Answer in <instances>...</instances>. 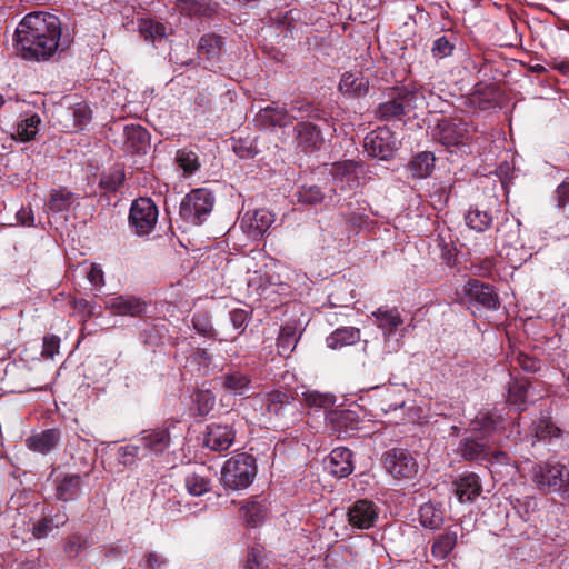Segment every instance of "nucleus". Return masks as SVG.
I'll list each match as a JSON object with an SVG mask.
<instances>
[{
  "mask_svg": "<svg viewBox=\"0 0 569 569\" xmlns=\"http://www.w3.org/2000/svg\"><path fill=\"white\" fill-rule=\"evenodd\" d=\"M257 470L253 456L246 452L237 453L223 463L220 482L224 489L243 490L253 482Z\"/></svg>",
  "mask_w": 569,
  "mask_h": 569,
  "instance_id": "obj_1",
  "label": "nucleus"
},
{
  "mask_svg": "<svg viewBox=\"0 0 569 569\" xmlns=\"http://www.w3.org/2000/svg\"><path fill=\"white\" fill-rule=\"evenodd\" d=\"M244 267L248 272V286L256 290H263L270 286L281 283L280 276L277 273L278 261L269 258L261 250H251L244 260Z\"/></svg>",
  "mask_w": 569,
  "mask_h": 569,
  "instance_id": "obj_2",
  "label": "nucleus"
},
{
  "mask_svg": "<svg viewBox=\"0 0 569 569\" xmlns=\"http://www.w3.org/2000/svg\"><path fill=\"white\" fill-rule=\"evenodd\" d=\"M71 38H13V49L24 60H46L70 46Z\"/></svg>",
  "mask_w": 569,
  "mask_h": 569,
  "instance_id": "obj_3",
  "label": "nucleus"
},
{
  "mask_svg": "<svg viewBox=\"0 0 569 569\" xmlns=\"http://www.w3.org/2000/svg\"><path fill=\"white\" fill-rule=\"evenodd\" d=\"M214 206V196L207 188H198L187 193L180 203V217L188 223L199 226L211 213Z\"/></svg>",
  "mask_w": 569,
  "mask_h": 569,
  "instance_id": "obj_4",
  "label": "nucleus"
},
{
  "mask_svg": "<svg viewBox=\"0 0 569 569\" xmlns=\"http://www.w3.org/2000/svg\"><path fill=\"white\" fill-rule=\"evenodd\" d=\"M495 241L499 254L513 267L521 266L531 257V252L520 242L518 226L508 222L500 224Z\"/></svg>",
  "mask_w": 569,
  "mask_h": 569,
  "instance_id": "obj_5",
  "label": "nucleus"
},
{
  "mask_svg": "<svg viewBox=\"0 0 569 569\" xmlns=\"http://www.w3.org/2000/svg\"><path fill=\"white\" fill-rule=\"evenodd\" d=\"M567 467L559 462H540L531 468V478L537 488L543 492L560 495L566 478Z\"/></svg>",
  "mask_w": 569,
  "mask_h": 569,
  "instance_id": "obj_6",
  "label": "nucleus"
},
{
  "mask_svg": "<svg viewBox=\"0 0 569 569\" xmlns=\"http://www.w3.org/2000/svg\"><path fill=\"white\" fill-rule=\"evenodd\" d=\"M61 21L54 14L33 11L26 14L13 36H62Z\"/></svg>",
  "mask_w": 569,
  "mask_h": 569,
  "instance_id": "obj_7",
  "label": "nucleus"
},
{
  "mask_svg": "<svg viewBox=\"0 0 569 569\" xmlns=\"http://www.w3.org/2000/svg\"><path fill=\"white\" fill-rule=\"evenodd\" d=\"M475 132L472 123L466 119L453 117L438 120L433 137L443 146L463 144Z\"/></svg>",
  "mask_w": 569,
  "mask_h": 569,
  "instance_id": "obj_8",
  "label": "nucleus"
},
{
  "mask_svg": "<svg viewBox=\"0 0 569 569\" xmlns=\"http://www.w3.org/2000/svg\"><path fill=\"white\" fill-rule=\"evenodd\" d=\"M158 216V208L150 198H139L131 204L129 224L137 236H147L154 229Z\"/></svg>",
  "mask_w": 569,
  "mask_h": 569,
  "instance_id": "obj_9",
  "label": "nucleus"
},
{
  "mask_svg": "<svg viewBox=\"0 0 569 569\" xmlns=\"http://www.w3.org/2000/svg\"><path fill=\"white\" fill-rule=\"evenodd\" d=\"M363 147L369 157L387 160L397 150V140L389 128L379 127L366 136Z\"/></svg>",
  "mask_w": 569,
  "mask_h": 569,
  "instance_id": "obj_10",
  "label": "nucleus"
},
{
  "mask_svg": "<svg viewBox=\"0 0 569 569\" xmlns=\"http://www.w3.org/2000/svg\"><path fill=\"white\" fill-rule=\"evenodd\" d=\"M383 465L396 479H411L418 472V463L410 452L403 449H392L385 453Z\"/></svg>",
  "mask_w": 569,
  "mask_h": 569,
  "instance_id": "obj_11",
  "label": "nucleus"
},
{
  "mask_svg": "<svg viewBox=\"0 0 569 569\" xmlns=\"http://www.w3.org/2000/svg\"><path fill=\"white\" fill-rule=\"evenodd\" d=\"M300 11L297 9L288 11H276L270 14L267 27H262V32L277 33L278 36H288L292 33H303L306 23L300 19Z\"/></svg>",
  "mask_w": 569,
  "mask_h": 569,
  "instance_id": "obj_12",
  "label": "nucleus"
},
{
  "mask_svg": "<svg viewBox=\"0 0 569 569\" xmlns=\"http://www.w3.org/2000/svg\"><path fill=\"white\" fill-rule=\"evenodd\" d=\"M274 221V213L266 208L248 210L240 219V228L249 238L261 239Z\"/></svg>",
  "mask_w": 569,
  "mask_h": 569,
  "instance_id": "obj_13",
  "label": "nucleus"
},
{
  "mask_svg": "<svg viewBox=\"0 0 569 569\" xmlns=\"http://www.w3.org/2000/svg\"><path fill=\"white\" fill-rule=\"evenodd\" d=\"M361 167L353 160L333 162L327 166L328 173L332 177L336 189L341 191L352 190L359 186V173Z\"/></svg>",
  "mask_w": 569,
  "mask_h": 569,
  "instance_id": "obj_14",
  "label": "nucleus"
},
{
  "mask_svg": "<svg viewBox=\"0 0 569 569\" xmlns=\"http://www.w3.org/2000/svg\"><path fill=\"white\" fill-rule=\"evenodd\" d=\"M372 316L376 319L378 328L381 329L386 341L390 342L392 339L395 340L396 346L392 347L395 350L398 347L400 338L403 336V320L400 312L396 308L381 307L375 311Z\"/></svg>",
  "mask_w": 569,
  "mask_h": 569,
  "instance_id": "obj_15",
  "label": "nucleus"
},
{
  "mask_svg": "<svg viewBox=\"0 0 569 569\" xmlns=\"http://www.w3.org/2000/svg\"><path fill=\"white\" fill-rule=\"evenodd\" d=\"M348 522L356 529L367 530L372 528L379 516V508L370 500H357L348 509Z\"/></svg>",
  "mask_w": 569,
  "mask_h": 569,
  "instance_id": "obj_16",
  "label": "nucleus"
},
{
  "mask_svg": "<svg viewBox=\"0 0 569 569\" xmlns=\"http://www.w3.org/2000/svg\"><path fill=\"white\" fill-rule=\"evenodd\" d=\"M104 306L116 316L140 317L147 310V303L132 295L109 297L106 299Z\"/></svg>",
  "mask_w": 569,
  "mask_h": 569,
  "instance_id": "obj_17",
  "label": "nucleus"
},
{
  "mask_svg": "<svg viewBox=\"0 0 569 569\" xmlns=\"http://www.w3.org/2000/svg\"><path fill=\"white\" fill-rule=\"evenodd\" d=\"M266 409L269 413L274 415L280 419L291 417L295 421L298 416V406L293 401L290 393L279 390H273L266 395Z\"/></svg>",
  "mask_w": 569,
  "mask_h": 569,
  "instance_id": "obj_18",
  "label": "nucleus"
},
{
  "mask_svg": "<svg viewBox=\"0 0 569 569\" xmlns=\"http://www.w3.org/2000/svg\"><path fill=\"white\" fill-rule=\"evenodd\" d=\"M463 292L471 301H475L487 309H497L499 306L498 295L490 284L476 279H470L463 287Z\"/></svg>",
  "mask_w": 569,
  "mask_h": 569,
  "instance_id": "obj_19",
  "label": "nucleus"
},
{
  "mask_svg": "<svg viewBox=\"0 0 569 569\" xmlns=\"http://www.w3.org/2000/svg\"><path fill=\"white\" fill-rule=\"evenodd\" d=\"M236 432L227 425H209L204 437V445L210 450L223 451L234 442Z\"/></svg>",
  "mask_w": 569,
  "mask_h": 569,
  "instance_id": "obj_20",
  "label": "nucleus"
},
{
  "mask_svg": "<svg viewBox=\"0 0 569 569\" xmlns=\"http://www.w3.org/2000/svg\"><path fill=\"white\" fill-rule=\"evenodd\" d=\"M329 473L337 478H345L352 473L355 469L351 450L345 447L335 448L326 465Z\"/></svg>",
  "mask_w": 569,
  "mask_h": 569,
  "instance_id": "obj_21",
  "label": "nucleus"
},
{
  "mask_svg": "<svg viewBox=\"0 0 569 569\" xmlns=\"http://www.w3.org/2000/svg\"><path fill=\"white\" fill-rule=\"evenodd\" d=\"M141 448L146 455L158 456L162 453L170 443V435L166 428L147 430L139 438Z\"/></svg>",
  "mask_w": 569,
  "mask_h": 569,
  "instance_id": "obj_22",
  "label": "nucleus"
},
{
  "mask_svg": "<svg viewBox=\"0 0 569 569\" xmlns=\"http://www.w3.org/2000/svg\"><path fill=\"white\" fill-rule=\"evenodd\" d=\"M298 143L305 151H315L325 142L321 130L313 123L300 121L297 124Z\"/></svg>",
  "mask_w": 569,
  "mask_h": 569,
  "instance_id": "obj_23",
  "label": "nucleus"
},
{
  "mask_svg": "<svg viewBox=\"0 0 569 569\" xmlns=\"http://www.w3.org/2000/svg\"><path fill=\"white\" fill-rule=\"evenodd\" d=\"M220 380L223 389L233 396L248 397L253 388L250 376L238 370L223 375Z\"/></svg>",
  "mask_w": 569,
  "mask_h": 569,
  "instance_id": "obj_24",
  "label": "nucleus"
},
{
  "mask_svg": "<svg viewBox=\"0 0 569 569\" xmlns=\"http://www.w3.org/2000/svg\"><path fill=\"white\" fill-rule=\"evenodd\" d=\"M357 413L348 409L330 410L326 413V420L331 425L332 431L339 436L347 433L348 430L357 428L358 419Z\"/></svg>",
  "mask_w": 569,
  "mask_h": 569,
  "instance_id": "obj_25",
  "label": "nucleus"
},
{
  "mask_svg": "<svg viewBox=\"0 0 569 569\" xmlns=\"http://www.w3.org/2000/svg\"><path fill=\"white\" fill-rule=\"evenodd\" d=\"M257 122L266 130L274 127H287L290 124L287 108L268 106L257 114Z\"/></svg>",
  "mask_w": 569,
  "mask_h": 569,
  "instance_id": "obj_26",
  "label": "nucleus"
},
{
  "mask_svg": "<svg viewBox=\"0 0 569 569\" xmlns=\"http://www.w3.org/2000/svg\"><path fill=\"white\" fill-rule=\"evenodd\" d=\"M488 450V441L483 438H465L458 447L461 457L470 461H485Z\"/></svg>",
  "mask_w": 569,
  "mask_h": 569,
  "instance_id": "obj_27",
  "label": "nucleus"
},
{
  "mask_svg": "<svg viewBox=\"0 0 569 569\" xmlns=\"http://www.w3.org/2000/svg\"><path fill=\"white\" fill-rule=\"evenodd\" d=\"M456 495L460 502H469L476 499L481 492L480 479L476 473L462 476L455 482Z\"/></svg>",
  "mask_w": 569,
  "mask_h": 569,
  "instance_id": "obj_28",
  "label": "nucleus"
},
{
  "mask_svg": "<svg viewBox=\"0 0 569 569\" xmlns=\"http://www.w3.org/2000/svg\"><path fill=\"white\" fill-rule=\"evenodd\" d=\"M41 118L37 113H26L19 118L13 137L22 142L31 141L39 132Z\"/></svg>",
  "mask_w": 569,
  "mask_h": 569,
  "instance_id": "obj_29",
  "label": "nucleus"
},
{
  "mask_svg": "<svg viewBox=\"0 0 569 569\" xmlns=\"http://www.w3.org/2000/svg\"><path fill=\"white\" fill-rule=\"evenodd\" d=\"M502 425V419L491 411H480L471 421L470 428L472 431L481 435L480 438H486L497 432Z\"/></svg>",
  "mask_w": 569,
  "mask_h": 569,
  "instance_id": "obj_30",
  "label": "nucleus"
},
{
  "mask_svg": "<svg viewBox=\"0 0 569 569\" xmlns=\"http://www.w3.org/2000/svg\"><path fill=\"white\" fill-rule=\"evenodd\" d=\"M360 340V330L355 327H341L331 332L327 339V347L341 349L351 346Z\"/></svg>",
  "mask_w": 569,
  "mask_h": 569,
  "instance_id": "obj_31",
  "label": "nucleus"
},
{
  "mask_svg": "<svg viewBox=\"0 0 569 569\" xmlns=\"http://www.w3.org/2000/svg\"><path fill=\"white\" fill-rule=\"evenodd\" d=\"M82 486V478L79 475H64L58 479L56 496L63 501H71L78 498Z\"/></svg>",
  "mask_w": 569,
  "mask_h": 569,
  "instance_id": "obj_32",
  "label": "nucleus"
},
{
  "mask_svg": "<svg viewBox=\"0 0 569 569\" xmlns=\"http://www.w3.org/2000/svg\"><path fill=\"white\" fill-rule=\"evenodd\" d=\"M176 8L182 16L210 17L216 12L217 4L208 1L178 0Z\"/></svg>",
  "mask_w": 569,
  "mask_h": 569,
  "instance_id": "obj_33",
  "label": "nucleus"
},
{
  "mask_svg": "<svg viewBox=\"0 0 569 569\" xmlns=\"http://www.w3.org/2000/svg\"><path fill=\"white\" fill-rule=\"evenodd\" d=\"M458 542V533L453 530H446L439 535L431 546V553L438 560L446 559L455 549Z\"/></svg>",
  "mask_w": 569,
  "mask_h": 569,
  "instance_id": "obj_34",
  "label": "nucleus"
},
{
  "mask_svg": "<svg viewBox=\"0 0 569 569\" xmlns=\"http://www.w3.org/2000/svg\"><path fill=\"white\" fill-rule=\"evenodd\" d=\"M58 441L59 432L57 430L49 429L29 437L27 439V446L33 451L47 453L56 447Z\"/></svg>",
  "mask_w": 569,
  "mask_h": 569,
  "instance_id": "obj_35",
  "label": "nucleus"
},
{
  "mask_svg": "<svg viewBox=\"0 0 569 569\" xmlns=\"http://www.w3.org/2000/svg\"><path fill=\"white\" fill-rule=\"evenodd\" d=\"M529 383L523 379H511L508 383V403L516 410L522 411L526 408Z\"/></svg>",
  "mask_w": 569,
  "mask_h": 569,
  "instance_id": "obj_36",
  "label": "nucleus"
},
{
  "mask_svg": "<svg viewBox=\"0 0 569 569\" xmlns=\"http://www.w3.org/2000/svg\"><path fill=\"white\" fill-rule=\"evenodd\" d=\"M419 521L422 527L437 530L442 526L445 515L440 507L432 502H426L419 509Z\"/></svg>",
  "mask_w": 569,
  "mask_h": 569,
  "instance_id": "obj_37",
  "label": "nucleus"
},
{
  "mask_svg": "<svg viewBox=\"0 0 569 569\" xmlns=\"http://www.w3.org/2000/svg\"><path fill=\"white\" fill-rule=\"evenodd\" d=\"M124 134L127 139V149L130 151H143L149 143V133L140 124L126 126Z\"/></svg>",
  "mask_w": 569,
  "mask_h": 569,
  "instance_id": "obj_38",
  "label": "nucleus"
},
{
  "mask_svg": "<svg viewBox=\"0 0 569 569\" xmlns=\"http://www.w3.org/2000/svg\"><path fill=\"white\" fill-rule=\"evenodd\" d=\"M427 94L431 96V92L423 89L422 87H412L411 89H405L400 93L407 112L425 110L428 107Z\"/></svg>",
  "mask_w": 569,
  "mask_h": 569,
  "instance_id": "obj_39",
  "label": "nucleus"
},
{
  "mask_svg": "<svg viewBox=\"0 0 569 569\" xmlns=\"http://www.w3.org/2000/svg\"><path fill=\"white\" fill-rule=\"evenodd\" d=\"M487 468L493 476H510L513 473L516 467L510 462L506 452L495 451L492 455L487 456Z\"/></svg>",
  "mask_w": 569,
  "mask_h": 569,
  "instance_id": "obj_40",
  "label": "nucleus"
},
{
  "mask_svg": "<svg viewBox=\"0 0 569 569\" xmlns=\"http://www.w3.org/2000/svg\"><path fill=\"white\" fill-rule=\"evenodd\" d=\"M466 224L477 231L485 232L488 230L493 221V216L488 210H480L479 208H470L465 214Z\"/></svg>",
  "mask_w": 569,
  "mask_h": 569,
  "instance_id": "obj_41",
  "label": "nucleus"
},
{
  "mask_svg": "<svg viewBox=\"0 0 569 569\" xmlns=\"http://www.w3.org/2000/svg\"><path fill=\"white\" fill-rule=\"evenodd\" d=\"M408 168L412 177L427 178L435 168V156L431 152H420L409 162Z\"/></svg>",
  "mask_w": 569,
  "mask_h": 569,
  "instance_id": "obj_42",
  "label": "nucleus"
},
{
  "mask_svg": "<svg viewBox=\"0 0 569 569\" xmlns=\"http://www.w3.org/2000/svg\"><path fill=\"white\" fill-rule=\"evenodd\" d=\"M287 111L289 113L290 124L293 120L321 119L319 109L305 100L292 101Z\"/></svg>",
  "mask_w": 569,
  "mask_h": 569,
  "instance_id": "obj_43",
  "label": "nucleus"
},
{
  "mask_svg": "<svg viewBox=\"0 0 569 569\" xmlns=\"http://www.w3.org/2000/svg\"><path fill=\"white\" fill-rule=\"evenodd\" d=\"M73 200L72 192L67 189L52 190L46 206L47 212L62 213L70 209Z\"/></svg>",
  "mask_w": 569,
  "mask_h": 569,
  "instance_id": "obj_44",
  "label": "nucleus"
},
{
  "mask_svg": "<svg viewBox=\"0 0 569 569\" xmlns=\"http://www.w3.org/2000/svg\"><path fill=\"white\" fill-rule=\"evenodd\" d=\"M339 89L343 93L361 96L368 90V80L347 72L341 77Z\"/></svg>",
  "mask_w": 569,
  "mask_h": 569,
  "instance_id": "obj_45",
  "label": "nucleus"
},
{
  "mask_svg": "<svg viewBox=\"0 0 569 569\" xmlns=\"http://www.w3.org/2000/svg\"><path fill=\"white\" fill-rule=\"evenodd\" d=\"M408 113L401 96L391 101L381 103L378 108V114L385 120H401Z\"/></svg>",
  "mask_w": 569,
  "mask_h": 569,
  "instance_id": "obj_46",
  "label": "nucleus"
},
{
  "mask_svg": "<svg viewBox=\"0 0 569 569\" xmlns=\"http://www.w3.org/2000/svg\"><path fill=\"white\" fill-rule=\"evenodd\" d=\"M184 486L189 495L202 496L210 491L211 480L198 472H192L186 476Z\"/></svg>",
  "mask_w": 569,
  "mask_h": 569,
  "instance_id": "obj_47",
  "label": "nucleus"
},
{
  "mask_svg": "<svg viewBox=\"0 0 569 569\" xmlns=\"http://www.w3.org/2000/svg\"><path fill=\"white\" fill-rule=\"evenodd\" d=\"M176 162L183 171L184 176H191L200 168L198 154L189 149L178 150L176 153Z\"/></svg>",
  "mask_w": 569,
  "mask_h": 569,
  "instance_id": "obj_48",
  "label": "nucleus"
},
{
  "mask_svg": "<svg viewBox=\"0 0 569 569\" xmlns=\"http://www.w3.org/2000/svg\"><path fill=\"white\" fill-rule=\"evenodd\" d=\"M298 338L295 328L286 326L280 329L277 348L280 356H288L297 345Z\"/></svg>",
  "mask_w": 569,
  "mask_h": 569,
  "instance_id": "obj_49",
  "label": "nucleus"
},
{
  "mask_svg": "<svg viewBox=\"0 0 569 569\" xmlns=\"http://www.w3.org/2000/svg\"><path fill=\"white\" fill-rule=\"evenodd\" d=\"M302 400L310 408H323L327 410L335 405L336 398L330 393L307 390L302 393Z\"/></svg>",
  "mask_w": 569,
  "mask_h": 569,
  "instance_id": "obj_50",
  "label": "nucleus"
},
{
  "mask_svg": "<svg viewBox=\"0 0 569 569\" xmlns=\"http://www.w3.org/2000/svg\"><path fill=\"white\" fill-rule=\"evenodd\" d=\"M67 116L73 120L72 128L81 130L87 126L91 119V110L84 102H79L67 110Z\"/></svg>",
  "mask_w": 569,
  "mask_h": 569,
  "instance_id": "obj_51",
  "label": "nucleus"
},
{
  "mask_svg": "<svg viewBox=\"0 0 569 569\" xmlns=\"http://www.w3.org/2000/svg\"><path fill=\"white\" fill-rule=\"evenodd\" d=\"M531 433L538 439L553 438L560 435V429L548 418H540L531 426Z\"/></svg>",
  "mask_w": 569,
  "mask_h": 569,
  "instance_id": "obj_52",
  "label": "nucleus"
},
{
  "mask_svg": "<svg viewBox=\"0 0 569 569\" xmlns=\"http://www.w3.org/2000/svg\"><path fill=\"white\" fill-rule=\"evenodd\" d=\"M140 36H167L166 27L156 19L141 17L137 23Z\"/></svg>",
  "mask_w": 569,
  "mask_h": 569,
  "instance_id": "obj_53",
  "label": "nucleus"
},
{
  "mask_svg": "<svg viewBox=\"0 0 569 569\" xmlns=\"http://www.w3.org/2000/svg\"><path fill=\"white\" fill-rule=\"evenodd\" d=\"M66 521V515L56 516L52 519L46 517L33 526L32 533L36 538L41 539L46 537L52 530L53 527L58 528L62 526Z\"/></svg>",
  "mask_w": 569,
  "mask_h": 569,
  "instance_id": "obj_54",
  "label": "nucleus"
},
{
  "mask_svg": "<svg viewBox=\"0 0 569 569\" xmlns=\"http://www.w3.org/2000/svg\"><path fill=\"white\" fill-rule=\"evenodd\" d=\"M241 516L250 527L258 526L264 518V509L258 502H251L241 508Z\"/></svg>",
  "mask_w": 569,
  "mask_h": 569,
  "instance_id": "obj_55",
  "label": "nucleus"
},
{
  "mask_svg": "<svg viewBox=\"0 0 569 569\" xmlns=\"http://www.w3.org/2000/svg\"><path fill=\"white\" fill-rule=\"evenodd\" d=\"M297 196L298 201L305 204H318L323 200V193L318 186H302Z\"/></svg>",
  "mask_w": 569,
  "mask_h": 569,
  "instance_id": "obj_56",
  "label": "nucleus"
},
{
  "mask_svg": "<svg viewBox=\"0 0 569 569\" xmlns=\"http://www.w3.org/2000/svg\"><path fill=\"white\" fill-rule=\"evenodd\" d=\"M220 51L219 38H200L198 43L199 59H212Z\"/></svg>",
  "mask_w": 569,
  "mask_h": 569,
  "instance_id": "obj_57",
  "label": "nucleus"
},
{
  "mask_svg": "<svg viewBox=\"0 0 569 569\" xmlns=\"http://www.w3.org/2000/svg\"><path fill=\"white\" fill-rule=\"evenodd\" d=\"M194 402L199 415H208L214 407L216 398L208 390H201L196 393Z\"/></svg>",
  "mask_w": 569,
  "mask_h": 569,
  "instance_id": "obj_58",
  "label": "nucleus"
},
{
  "mask_svg": "<svg viewBox=\"0 0 569 569\" xmlns=\"http://www.w3.org/2000/svg\"><path fill=\"white\" fill-rule=\"evenodd\" d=\"M140 447L136 445L122 446L118 449V462L123 466H132L136 462Z\"/></svg>",
  "mask_w": 569,
  "mask_h": 569,
  "instance_id": "obj_59",
  "label": "nucleus"
},
{
  "mask_svg": "<svg viewBox=\"0 0 569 569\" xmlns=\"http://www.w3.org/2000/svg\"><path fill=\"white\" fill-rule=\"evenodd\" d=\"M211 359L206 349H197L190 358V363L197 366L201 375H207L210 369Z\"/></svg>",
  "mask_w": 569,
  "mask_h": 569,
  "instance_id": "obj_60",
  "label": "nucleus"
},
{
  "mask_svg": "<svg viewBox=\"0 0 569 569\" xmlns=\"http://www.w3.org/2000/svg\"><path fill=\"white\" fill-rule=\"evenodd\" d=\"M194 330L204 337H212L213 329L209 317L206 313L194 315L192 318Z\"/></svg>",
  "mask_w": 569,
  "mask_h": 569,
  "instance_id": "obj_61",
  "label": "nucleus"
},
{
  "mask_svg": "<svg viewBox=\"0 0 569 569\" xmlns=\"http://www.w3.org/2000/svg\"><path fill=\"white\" fill-rule=\"evenodd\" d=\"M453 48L455 44L447 38H437L431 50L435 58L443 59L452 53Z\"/></svg>",
  "mask_w": 569,
  "mask_h": 569,
  "instance_id": "obj_62",
  "label": "nucleus"
},
{
  "mask_svg": "<svg viewBox=\"0 0 569 569\" xmlns=\"http://www.w3.org/2000/svg\"><path fill=\"white\" fill-rule=\"evenodd\" d=\"M87 279L96 289L104 286V272L100 264L92 263L87 271Z\"/></svg>",
  "mask_w": 569,
  "mask_h": 569,
  "instance_id": "obj_63",
  "label": "nucleus"
},
{
  "mask_svg": "<svg viewBox=\"0 0 569 569\" xmlns=\"http://www.w3.org/2000/svg\"><path fill=\"white\" fill-rule=\"evenodd\" d=\"M518 366L527 372H537L540 369V361L535 357L519 352L516 357Z\"/></svg>",
  "mask_w": 569,
  "mask_h": 569,
  "instance_id": "obj_64",
  "label": "nucleus"
}]
</instances>
